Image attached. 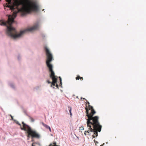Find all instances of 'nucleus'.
Segmentation results:
<instances>
[{"label":"nucleus","mask_w":146,"mask_h":146,"mask_svg":"<svg viewBox=\"0 0 146 146\" xmlns=\"http://www.w3.org/2000/svg\"><path fill=\"white\" fill-rule=\"evenodd\" d=\"M8 5L6 7L10 8L11 10L17 9L19 6L23 7L19 11L21 12V15L24 16L32 12H37L39 11V6L38 3L35 1L29 0H15L12 5H11V0H6Z\"/></svg>","instance_id":"f257e3e1"},{"label":"nucleus","mask_w":146,"mask_h":146,"mask_svg":"<svg viewBox=\"0 0 146 146\" xmlns=\"http://www.w3.org/2000/svg\"><path fill=\"white\" fill-rule=\"evenodd\" d=\"M18 12V11L14 12L12 16L9 15L7 21L5 22L3 20H0V25H1L6 26L7 27V34L13 39L19 38L26 32L32 31L37 29L39 27V24L37 23L32 27L21 31L19 34H18L15 29L12 27V24L14 22V19L16 17Z\"/></svg>","instance_id":"f03ea898"},{"label":"nucleus","mask_w":146,"mask_h":146,"mask_svg":"<svg viewBox=\"0 0 146 146\" xmlns=\"http://www.w3.org/2000/svg\"><path fill=\"white\" fill-rule=\"evenodd\" d=\"M16 123L20 126V128L21 130L27 132L28 134L27 137H31L32 139L34 138L37 139L40 138V135L36 131L32 129L29 126L26 124L23 121L22 123L23 124L22 126L18 121H17Z\"/></svg>","instance_id":"7ed1b4c3"},{"label":"nucleus","mask_w":146,"mask_h":146,"mask_svg":"<svg viewBox=\"0 0 146 146\" xmlns=\"http://www.w3.org/2000/svg\"><path fill=\"white\" fill-rule=\"evenodd\" d=\"M89 123V125L87 124V127H90V129H91L90 131H93L94 133L92 137L93 138L97 137L98 136V131L100 132L102 128V126L100 125L99 119H95L90 121Z\"/></svg>","instance_id":"20e7f679"},{"label":"nucleus","mask_w":146,"mask_h":146,"mask_svg":"<svg viewBox=\"0 0 146 146\" xmlns=\"http://www.w3.org/2000/svg\"><path fill=\"white\" fill-rule=\"evenodd\" d=\"M45 50L47 56L46 63L47 66L49 68V71L50 72V77L52 78L53 80H54V72L53 70L52 66L50 64V62L53 60V56L52 54L46 47H45Z\"/></svg>","instance_id":"39448f33"},{"label":"nucleus","mask_w":146,"mask_h":146,"mask_svg":"<svg viewBox=\"0 0 146 146\" xmlns=\"http://www.w3.org/2000/svg\"><path fill=\"white\" fill-rule=\"evenodd\" d=\"M85 109L86 113V116L88 117V118L86 119L87 124H88V125H89V123H90V121H93L96 119H99V117L98 116L93 117L94 115L96 113V111L92 106L89 105L87 108H86Z\"/></svg>","instance_id":"423d86ee"},{"label":"nucleus","mask_w":146,"mask_h":146,"mask_svg":"<svg viewBox=\"0 0 146 146\" xmlns=\"http://www.w3.org/2000/svg\"><path fill=\"white\" fill-rule=\"evenodd\" d=\"M50 77L52 79V82H51L48 80H47V82L48 84L50 83L51 84V87L52 86V85H53V86H55V84L56 83V82H57V76L55 75V74L54 73V78H55V79L54 80H53L52 78L50 77Z\"/></svg>","instance_id":"0eeeda50"},{"label":"nucleus","mask_w":146,"mask_h":146,"mask_svg":"<svg viewBox=\"0 0 146 146\" xmlns=\"http://www.w3.org/2000/svg\"><path fill=\"white\" fill-rule=\"evenodd\" d=\"M89 127L88 130L85 131L84 133V134L85 135H88L90 133V132H92V131H90L91 129H90V127Z\"/></svg>","instance_id":"6e6552de"},{"label":"nucleus","mask_w":146,"mask_h":146,"mask_svg":"<svg viewBox=\"0 0 146 146\" xmlns=\"http://www.w3.org/2000/svg\"><path fill=\"white\" fill-rule=\"evenodd\" d=\"M42 125L45 128H46L47 129H49V131L50 132L51 131V129H50V127H49L47 125L45 124L44 123L42 122Z\"/></svg>","instance_id":"1a4fd4ad"},{"label":"nucleus","mask_w":146,"mask_h":146,"mask_svg":"<svg viewBox=\"0 0 146 146\" xmlns=\"http://www.w3.org/2000/svg\"><path fill=\"white\" fill-rule=\"evenodd\" d=\"M76 80H79L80 79L81 80H82L83 78L82 77H80L79 75H77V77H76Z\"/></svg>","instance_id":"9d476101"},{"label":"nucleus","mask_w":146,"mask_h":146,"mask_svg":"<svg viewBox=\"0 0 146 146\" xmlns=\"http://www.w3.org/2000/svg\"><path fill=\"white\" fill-rule=\"evenodd\" d=\"M49 146H59L56 145V142H54L50 144Z\"/></svg>","instance_id":"9b49d317"},{"label":"nucleus","mask_w":146,"mask_h":146,"mask_svg":"<svg viewBox=\"0 0 146 146\" xmlns=\"http://www.w3.org/2000/svg\"><path fill=\"white\" fill-rule=\"evenodd\" d=\"M68 108L69 109V110L70 113V115L71 116L72 115V113H71L72 108L69 106L68 107Z\"/></svg>","instance_id":"f8f14e48"},{"label":"nucleus","mask_w":146,"mask_h":146,"mask_svg":"<svg viewBox=\"0 0 146 146\" xmlns=\"http://www.w3.org/2000/svg\"><path fill=\"white\" fill-rule=\"evenodd\" d=\"M36 144V143L35 142L32 144V146H35V144Z\"/></svg>","instance_id":"ddd939ff"},{"label":"nucleus","mask_w":146,"mask_h":146,"mask_svg":"<svg viewBox=\"0 0 146 146\" xmlns=\"http://www.w3.org/2000/svg\"><path fill=\"white\" fill-rule=\"evenodd\" d=\"M30 119H31V121H32L33 122L34 121V119L33 118H32V117H30Z\"/></svg>","instance_id":"4468645a"},{"label":"nucleus","mask_w":146,"mask_h":146,"mask_svg":"<svg viewBox=\"0 0 146 146\" xmlns=\"http://www.w3.org/2000/svg\"><path fill=\"white\" fill-rule=\"evenodd\" d=\"M9 115L11 117V120H13V116L11 115Z\"/></svg>","instance_id":"2eb2a0df"},{"label":"nucleus","mask_w":146,"mask_h":146,"mask_svg":"<svg viewBox=\"0 0 146 146\" xmlns=\"http://www.w3.org/2000/svg\"><path fill=\"white\" fill-rule=\"evenodd\" d=\"M56 86L57 87V88H58V85L57 84V83L55 84Z\"/></svg>","instance_id":"dca6fc26"},{"label":"nucleus","mask_w":146,"mask_h":146,"mask_svg":"<svg viewBox=\"0 0 146 146\" xmlns=\"http://www.w3.org/2000/svg\"><path fill=\"white\" fill-rule=\"evenodd\" d=\"M86 104H88V105H90V103H89V102L88 101H87V103Z\"/></svg>","instance_id":"f3484780"},{"label":"nucleus","mask_w":146,"mask_h":146,"mask_svg":"<svg viewBox=\"0 0 146 146\" xmlns=\"http://www.w3.org/2000/svg\"><path fill=\"white\" fill-rule=\"evenodd\" d=\"M98 141H96V142H95V143L96 144L97 143H98Z\"/></svg>","instance_id":"a211bd4d"},{"label":"nucleus","mask_w":146,"mask_h":146,"mask_svg":"<svg viewBox=\"0 0 146 146\" xmlns=\"http://www.w3.org/2000/svg\"><path fill=\"white\" fill-rule=\"evenodd\" d=\"M60 82H61V79L60 77Z\"/></svg>","instance_id":"6ab92c4d"},{"label":"nucleus","mask_w":146,"mask_h":146,"mask_svg":"<svg viewBox=\"0 0 146 146\" xmlns=\"http://www.w3.org/2000/svg\"><path fill=\"white\" fill-rule=\"evenodd\" d=\"M84 129L83 128V127H82V130H84Z\"/></svg>","instance_id":"aec40b11"},{"label":"nucleus","mask_w":146,"mask_h":146,"mask_svg":"<svg viewBox=\"0 0 146 146\" xmlns=\"http://www.w3.org/2000/svg\"><path fill=\"white\" fill-rule=\"evenodd\" d=\"M94 143H95V142H96V141L95 140V139H94Z\"/></svg>","instance_id":"412c9836"},{"label":"nucleus","mask_w":146,"mask_h":146,"mask_svg":"<svg viewBox=\"0 0 146 146\" xmlns=\"http://www.w3.org/2000/svg\"><path fill=\"white\" fill-rule=\"evenodd\" d=\"M83 100H86V99H85V98H83Z\"/></svg>","instance_id":"4be33fe9"},{"label":"nucleus","mask_w":146,"mask_h":146,"mask_svg":"<svg viewBox=\"0 0 146 146\" xmlns=\"http://www.w3.org/2000/svg\"><path fill=\"white\" fill-rule=\"evenodd\" d=\"M31 141H33V139H32V140H31Z\"/></svg>","instance_id":"5701e85b"},{"label":"nucleus","mask_w":146,"mask_h":146,"mask_svg":"<svg viewBox=\"0 0 146 146\" xmlns=\"http://www.w3.org/2000/svg\"><path fill=\"white\" fill-rule=\"evenodd\" d=\"M100 146H103V145H100Z\"/></svg>","instance_id":"b1692460"},{"label":"nucleus","mask_w":146,"mask_h":146,"mask_svg":"<svg viewBox=\"0 0 146 146\" xmlns=\"http://www.w3.org/2000/svg\"><path fill=\"white\" fill-rule=\"evenodd\" d=\"M81 99H82V97L81 98Z\"/></svg>","instance_id":"393cba45"}]
</instances>
